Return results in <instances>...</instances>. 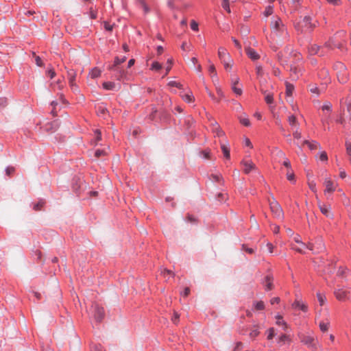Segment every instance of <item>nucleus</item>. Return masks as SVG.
<instances>
[{
	"label": "nucleus",
	"mask_w": 351,
	"mask_h": 351,
	"mask_svg": "<svg viewBox=\"0 0 351 351\" xmlns=\"http://www.w3.org/2000/svg\"><path fill=\"white\" fill-rule=\"evenodd\" d=\"M318 22L313 21L311 16H305L299 21L294 22V28L299 34H304L306 32H312L316 27Z\"/></svg>",
	"instance_id": "nucleus-1"
},
{
	"label": "nucleus",
	"mask_w": 351,
	"mask_h": 351,
	"mask_svg": "<svg viewBox=\"0 0 351 351\" xmlns=\"http://www.w3.org/2000/svg\"><path fill=\"white\" fill-rule=\"evenodd\" d=\"M271 27L273 29V32L278 36V37L282 38L283 40H287L289 38V35L288 33L287 26L283 23L281 19L278 16H274L272 21L271 22Z\"/></svg>",
	"instance_id": "nucleus-2"
},
{
	"label": "nucleus",
	"mask_w": 351,
	"mask_h": 351,
	"mask_svg": "<svg viewBox=\"0 0 351 351\" xmlns=\"http://www.w3.org/2000/svg\"><path fill=\"white\" fill-rule=\"evenodd\" d=\"M298 337L302 343L306 346L313 351H316L317 350L318 341L313 335H305L300 332L298 334Z\"/></svg>",
	"instance_id": "nucleus-3"
},
{
	"label": "nucleus",
	"mask_w": 351,
	"mask_h": 351,
	"mask_svg": "<svg viewBox=\"0 0 351 351\" xmlns=\"http://www.w3.org/2000/svg\"><path fill=\"white\" fill-rule=\"evenodd\" d=\"M93 316L96 322L100 323L103 321L105 317L104 308L100 306L98 304L95 303L91 306Z\"/></svg>",
	"instance_id": "nucleus-4"
},
{
	"label": "nucleus",
	"mask_w": 351,
	"mask_h": 351,
	"mask_svg": "<svg viewBox=\"0 0 351 351\" xmlns=\"http://www.w3.org/2000/svg\"><path fill=\"white\" fill-rule=\"evenodd\" d=\"M109 69L112 72V77L117 80H123L126 77L125 70L120 66L112 64L110 66Z\"/></svg>",
	"instance_id": "nucleus-5"
},
{
	"label": "nucleus",
	"mask_w": 351,
	"mask_h": 351,
	"mask_svg": "<svg viewBox=\"0 0 351 351\" xmlns=\"http://www.w3.org/2000/svg\"><path fill=\"white\" fill-rule=\"evenodd\" d=\"M270 208L276 217L280 219L283 216V211L280 205L275 199L270 203Z\"/></svg>",
	"instance_id": "nucleus-6"
},
{
	"label": "nucleus",
	"mask_w": 351,
	"mask_h": 351,
	"mask_svg": "<svg viewBox=\"0 0 351 351\" xmlns=\"http://www.w3.org/2000/svg\"><path fill=\"white\" fill-rule=\"evenodd\" d=\"M273 281L274 276L272 274H267L262 280V284L264 285L266 291H271L274 288Z\"/></svg>",
	"instance_id": "nucleus-7"
},
{
	"label": "nucleus",
	"mask_w": 351,
	"mask_h": 351,
	"mask_svg": "<svg viewBox=\"0 0 351 351\" xmlns=\"http://www.w3.org/2000/svg\"><path fill=\"white\" fill-rule=\"evenodd\" d=\"M333 67H334V69L338 71L337 74L339 81L341 83H345L346 82V80L343 79V78L340 79L339 73L344 75L343 72L346 71V65L343 63H342L341 62H337L334 64Z\"/></svg>",
	"instance_id": "nucleus-8"
},
{
	"label": "nucleus",
	"mask_w": 351,
	"mask_h": 351,
	"mask_svg": "<svg viewBox=\"0 0 351 351\" xmlns=\"http://www.w3.org/2000/svg\"><path fill=\"white\" fill-rule=\"evenodd\" d=\"M158 119L160 123H167L170 119V114L165 108H160L158 110Z\"/></svg>",
	"instance_id": "nucleus-9"
},
{
	"label": "nucleus",
	"mask_w": 351,
	"mask_h": 351,
	"mask_svg": "<svg viewBox=\"0 0 351 351\" xmlns=\"http://www.w3.org/2000/svg\"><path fill=\"white\" fill-rule=\"evenodd\" d=\"M334 294L338 300L344 301L348 299L350 291H343V289H338L335 290Z\"/></svg>",
	"instance_id": "nucleus-10"
},
{
	"label": "nucleus",
	"mask_w": 351,
	"mask_h": 351,
	"mask_svg": "<svg viewBox=\"0 0 351 351\" xmlns=\"http://www.w3.org/2000/svg\"><path fill=\"white\" fill-rule=\"evenodd\" d=\"M148 119L155 123H160L158 119V109L155 106H152V111L147 116Z\"/></svg>",
	"instance_id": "nucleus-11"
},
{
	"label": "nucleus",
	"mask_w": 351,
	"mask_h": 351,
	"mask_svg": "<svg viewBox=\"0 0 351 351\" xmlns=\"http://www.w3.org/2000/svg\"><path fill=\"white\" fill-rule=\"evenodd\" d=\"M324 185L326 186V189L324 190L325 193H330L335 191V186L332 181L329 178H326L324 181Z\"/></svg>",
	"instance_id": "nucleus-12"
},
{
	"label": "nucleus",
	"mask_w": 351,
	"mask_h": 351,
	"mask_svg": "<svg viewBox=\"0 0 351 351\" xmlns=\"http://www.w3.org/2000/svg\"><path fill=\"white\" fill-rule=\"evenodd\" d=\"M319 210L321 213L325 215L326 217H328L330 219H332L334 215L330 212V207L325 205V204H319Z\"/></svg>",
	"instance_id": "nucleus-13"
},
{
	"label": "nucleus",
	"mask_w": 351,
	"mask_h": 351,
	"mask_svg": "<svg viewBox=\"0 0 351 351\" xmlns=\"http://www.w3.org/2000/svg\"><path fill=\"white\" fill-rule=\"evenodd\" d=\"M289 71L291 73L292 78L295 80L298 79L300 75H302L301 69L295 66L291 65Z\"/></svg>",
	"instance_id": "nucleus-14"
},
{
	"label": "nucleus",
	"mask_w": 351,
	"mask_h": 351,
	"mask_svg": "<svg viewBox=\"0 0 351 351\" xmlns=\"http://www.w3.org/2000/svg\"><path fill=\"white\" fill-rule=\"evenodd\" d=\"M242 164L244 166V172L246 174L250 173V172L256 169L255 165L253 163L252 160H245L242 161Z\"/></svg>",
	"instance_id": "nucleus-15"
},
{
	"label": "nucleus",
	"mask_w": 351,
	"mask_h": 351,
	"mask_svg": "<svg viewBox=\"0 0 351 351\" xmlns=\"http://www.w3.org/2000/svg\"><path fill=\"white\" fill-rule=\"evenodd\" d=\"M245 51L247 56L252 60H256L260 58L259 54L250 47L245 49Z\"/></svg>",
	"instance_id": "nucleus-16"
},
{
	"label": "nucleus",
	"mask_w": 351,
	"mask_h": 351,
	"mask_svg": "<svg viewBox=\"0 0 351 351\" xmlns=\"http://www.w3.org/2000/svg\"><path fill=\"white\" fill-rule=\"evenodd\" d=\"M218 56L220 60L227 58L228 60H230V54L228 53L226 48L220 47L218 49Z\"/></svg>",
	"instance_id": "nucleus-17"
},
{
	"label": "nucleus",
	"mask_w": 351,
	"mask_h": 351,
	"mask_svg": "<svg viewBox=\"0 0 351 351\" xmlns=\"http://www.w3.org/2000/svg\"><path fill=\"white\" fill-rule=\"evenodd\" d=\"M67 77L69 80V84L75 82L76 78V71L73 69H68Z\"/></svg>",
	"instance_id": "nucleus-18"
},
{
	"label": "nucleus",
	"mask_w": 351,
	"mask_h": 351,
	"mask_svg": "<svg viewBox=\"0 0 351 351\" xmlns=\"http://www.w3.org/2000/svg\"><path fill=\"white\" fill-rule=\"evenodd\" d=\"M303 145H306L309 147L310 149L314 150L316 149L318 147H319V144L316 141H313L310 142L308 140H304L303 141Z\"/></svg>",
	"instance_id": "nucleus-19"
},
{
	"label": "nucleus",
	"mask_w": 351,
	"mask_h": 351,
	"mask_svg": "<svg viewBox=\"0 0 351 351\" xmlns=\"http://www.w3.org/2000/svg\"><path fill=\"white\" fill-rule=\"evenodd\" d=\"M102 86L106 90H116L117 84L113 82H104Z\"/></svg>",
	"instance_id": "nucleus-20"
},
{
	"label": "nucleus",
	"mask_w": 351,
	"mask_h": 351,
	"mask_svg": "<svg viewBox=\"0 0 351 351\" xmlns=\"http://www.w3.org/2000/svg\"><path fill=\"white\" fill-rule=\"evenodd\" d=\"M293 306L295 308H298L300 309L303 312H306L308 310L307 306L306 304L302 303L300 301H298V300L295 301Z\"/></svg>",
	"instance_id": "nucleus-21"
},
{
	"label": "nucleus",
	"mask_w": 351,
	"mask_h": 351,
	"mask_svg": "<svg viewBox=\"0 0 351 351\" xmlns=\"http://www.w3.org/2000/svg\"><path fill=\"white\" fill-rule=\"evenodd\" d=\"M210 179H212L213 182H219L222 185L224 184V180L221 174H211Z\"/></svg>",
	"instance_id": "nucleus-22"
},
{
	"label": "nucleus",
	"mask_w": 351,
	"mask_h": 351,
	"mask_svg": "<svg viewBox=\"0 0 351 351\" xmlns=\"http://www.w3.org/2000/svg\"><path fill=\"white\" fill-rule=\"evenodd\" d=\"M319 50H320V47L317 45H312L308 48V52H309L310 55L319 54Z\"/></svg>",
	"instance_id": "nucleus-23"
},
{
	"label": "nucleus",
	"mask_w": 351,
	"mask_h": 351,
	"mask_svg": "<svg viewBox=\"0 0 351 351\" xmlns=\"http://www.w3.org/2000/svg\"><path fill=\"white\" fill-rule=\"evenodd\" d=\"M108 112L107 108L104 105H99L97 108V113L99 116L104 117Z\"/></svg>",
	"instance_id": "nucleus-24"
},
{
	"label": "nucleus",
	"mask_w": 351,
	"mask_h": 351,
	"mask_svg": "<svg viewBox=\"0 0 351 351\" xmlns=\"http://www.w3.org/2000/svg\"><path fill=\"white\" fill-rule=\"evenodd\" d=\"M291 341V339L289 335L282 334L278 337V343H285V342L290 343Z\"/></svg>",
	"instance_id": "nucleus-25"
},
{
	"label": "nucleus",
	"mask_w": 351,
	"mask_h": 351,
	"mask_svg": "<svg viewBox=\"0 0 351 351\" xmlns=\"http://www.w3.org/2000/svg\"><path fill=\"white\" fill-rule=\"evenodd\" d=\"M350 272V269L346 267H339L337 270V276L339 277H343L346 274H348Z\"/></svg>",
	"instance_id": "nucleus-26"
},
{
	"label": "nucleus",
	"mask_w": 351,
	"mask_h": 351,
	"mask_svg": "<svg viewBox=\"0 0 351 351\" xmlns=\"http://www.w3.org/2000/svg\"><path fill=\"white\" fill-rule=\"evenodd\" d=\"M308 177V184L309 189L314 193L317 191L316 183L314 180H311L309 174L307 175Z\"/></svg>",
	"instance_id": "nucleus-27"
},
{
	"label": "nucleus",
	"mask_w": 351,
	"mask_h": 351,
	"mask_svg": "<svg viewBox=\"0 0 351 351\" xmlns=\"http://www.w3.org/2000/svg\"><path fill=\"white\" fill-rule=\"evenodd\" d=\"M215 198H216L217 201H218L219 203L221 204V203L226 202V200L227 199V194L223 193H219L216 195Z\"/></svg>",
	"instance_id": "nucleus-28"
},
{
	"label": "nucleus",
	"mask_w": 351,
	"mask_h": 351,
	"mask_svg": "<svg viewBox=\"0 0 351 351\" xmlns=\"http://www.w3.org/2000/svg\"><path fill=\"white\" fill-rule=\"evenodd\" d=\"M279 154H280V156H284V157H285V160L283 161L282 165H283L285 167H287V168H288V169H291V162H290V160H289L287 158H286V157H285V153H284V152H282V151H280V152H279Z\"/></svg>",
	"instance_id": "nucleus-29"
},
{
	"label": "nucleus",
	"mask_w": 351,
	"mask_h": 351,
	"mask_svg": "<svg viewBox=\"0 0 351 351\" xmlns=\"http://www.w3.org/2000/svg\"><path fill=\"white\" fill-rule=\"evenodd\" d=\"M221 150H222L224 157L226 159H230V149L228 147H226L225 145H221Z\"/></svg>",
	"instance_id": "nucleus-30"
},
{
	"label": "nucleus",
	"mask_w": 351,
	"mask_h": 351,
	"mask_svg": "<svg viewBox=\"0 0 351 351\" xmlns=\"http://www.w3.org/2000/svg\"><path fill=\"white\" fill-rule=\"evenodd\" d=\"M317 300L319 303V305L323 306L326 300V296L324 294L318 292V293H317Z\"/></svg>",
	"instance_id": "nucleus-31"
},
{
	"label": "nucleus",
	"mask_w": 351,
	"mask_h": 351,
	"mask_svg": "<svg viewBox=\"0 0 351 351\" xmlns=\"http://www.w3.org/2000/svg\"><path fill=\"white\" fill-rule=\"evenodd\" d=\"M90 75L92 78H97L100 76L101 71L97 68H94L90 71Z\"/></svg>",
	"instance_id": "nucleus-32"
},
{
	"label": "nucleus",
	"mask_w": 351,
	"mask_h": 351,
	"mask_svg": "<svg viewBox=\"0 0 351 351\" xmlns=\"http://www.w3.org/2000/svg\"><path fill=\"white\" fill-rule=\"evenodd\" d=\"M267 340H271L276 335V332H275V329L274 328H269L267 330Z\"/></svg>",
	"instance_id": "nucleus-33"
},
{
	"label": "nucleus",
	"mask_w": 351,
	"mask_h": 351,
	"mask_svg": "<svg viewBox=\"0 0 351 351\" xmlns=\"http://www.w3.org/2000/svg\"><path fill=\"white\" fill-rule=\"evenodd\" d=\"M293 90H294L293 85H292L289 83H287V84H286V95H287V96H291Z\"/></svg>",
	"instance_id": "nucleus-34"
},
{
	"label": "nucleus",
	"mask_w": 351,
	"mask_h": 351,
	"mask_svg": "<svg viewBox=\"0 0 351 351\" xmlns=\"http://www.w3.org/2000/svg\"><path fill=\"white\" fill-rule=\"evenodd\" d=\"M273 10H274V6L271 5H269L265 8L263 14L265 16H269L273 14Z\"/></svg>",
	"instance_id": "nucleus-35"
},
{
	"label": "nucleus",
	"mask_w": 351,
	"mask_h": 351,
	"mask_svg": "<svg viewBox=\"0 0 351 351\" xmlns=\"http://www.w3.org/2000/svg\"><path fill=\"white\" fill-rule=\"evenodd\" d=\"M125 60H126L125 56H123L121 58L117 56L114 58L113 64H114L115 66H120V64L121 63L124 62Z\"/></svg>",
	"instance_id": "nucleus-36"
},
{
	"label": "nucleus",
	"mask_w": 351,
	"mask_h": 351,
	"mask_svg": "<svg viewBox=\"0 0 351 351\" xmlns=\"http://www.w3.org/2000/svg\"><path fill=\"white\" fill-rule=\"evenodd\" d=\"M162 68V65L158 62L154 61L151 65V70L160 71Z\"/></svg>",
	"instance_id": "nucleus-37"
},
{
	"label": "nucleus",
	"mask_w": 351,
	"mask_h": 351,
	"mask_svg": "<svg viewBox=\"0 0 351 351\" xmlns=\"http://www.w3.org/2000/svg\"><path fill=\"white\" fill-rule=\"evenodd\" d=\"M332 104L330 101H326L322 107V110L331 112L332 111Z\"/></svg>",
	"instance_id": "nucleus-38"
},
{
	"label": "nucleus",
	"mask_w": 351,
	"mask_h": 351,
	"mask_svg": "<svg viewBox=\"0 0 351 351\" xmlns=\"http://www.w3.org/2000/svg\"><path fill=\"white\" fill-rule=\"evenodd\" d=\"M254 306L256 310L261 311L265 308V304L263 301L255 302Z\"/></svg>",
	"instance_id": "nucleus-39"
},
{
	"label": "nucleus",
	"mask_w": 351,
	"mask_h": 351,
	"mask_svg": "<svg viewBox=\"0 0 351 351\" xmlns=\"http://www.w3.org/2000/svg\"><path fill=\"white\" fill-rule=\"evenodd\" d=\"M319 328L322 332H326L328 329L329 323L322 322L319 323Z\"/></svg>",
	"instance_id": "nucleus-40"
},
{
	"label": "nucleus",
	"mask_w": 351,
	"mask_h": 351,
	"mask_svg": "<svg viewBox=\"0 0 351 351\" xmlns=\"http://www.w3.org/2000/svg\"><path fill=\"white\" fill-rule=\"evenodd\" d=\"M106 152L104 150V149H97L95 151V156L96 158H99L102 156H105L106 155Z\"/></svg>",
	"instance_id": "nucleus-41"
},
{
	"label": "nucleus",
	"mask_w": 351,
	"mask_h": 351,
	"mask_svg": "<svg viewBox=\"0 0 351 351\" xmlns=\"http://www.w3.org/2000/svg\"><path fill=\"white\" fill-rule=\"evenodd\" d=\"M139 2L143 8L145 14L148 13L150 11V9H149V6L147 5L145 1V0H139Z\"/></svg>",
	"instance_id": "nucleus-42"
},
{
	"label": "nucleus",
	"mask_w": 351,
	"mask_h": 351,
	"mask_svg": "<svg viewBox=\"0 0 351 351\" xmlns=\"http://www.w3.org/2000/svg\"><path fill=\"white\" fill-rule=\"evenodd\" d=\"M239 121L242 125L246 127H249L250 125V121L247 117H240Z\"/></svg>",
	"instance_id": "nucleus-43"
},
{
	"label": "nucleus",
	"mask_w": 351,
	"mask_h": 351,
	"mask_svg": "<svg viewBox=\"0 0 351 351\" xmlns=\"http://www.w3.org/2000/svg\"><path fill=\"white\" fill-rule=\"evenodd\" d=\"M201 156L204 159H209L210 157V149H204L201 152Z\"/></svg>",
	"instance_id": "nucleus-44"
},
{
	"label": "nucleus",
	"mask_w": 351,
	"mask_h": 351,
	"mask_svg": "<svg viewBox=\"0 0 351 351\" xmlns=\"http://www.w3.org/2000/svg\"><path fill=\"white\" fill-rule=\"evenodd\" d=\"M69 86L74 93L77 94L80 93L79 87L76 84L75 82L73 83H69Z\"/></svg>",
	"instance_id": "nucleus-45"
},
{
	"label": "nucleus",
	"mask_w": 351,
	"mask_h": 351,
	"mask_svg": "<svg viewBox=\"0 0 351 351\" xmlns=\"http://www.w3.org/2000/svg\"><path fill=\"white\" fill-rule=\"evenodd\" d=\"M208 71L212 75V77H217V71H216V69H215V65L213 64H211L209 66Z\"/></svg>",
	"instance_id": "nucleus-46"
},
{
	"label": "nucleus",
	"mask_w": 351,
	"mask_h": 351,
	"mask_svg": "<svg viewBox=\"0 0 351 351\" xmlns=\"http://www.w3.org/2000/svg\"><path fill=\"white\" fill-rule=\"evenodd\" d=\"M232 91L237 95H241L243 90L241 88L237 87V86H234V84L232 85Z\"/></svg>",
	"instance_id": "nucleus-47"
},
{
	"label": "nucleus",
	"mask_w": 351,
	"mask_h": 351,
	"mask_svg": "<svg viewBox=\"0 0 351 351\" xmlns=\"http://www.w3.org/2000/svg\"><path fill=\"white\" fill-rule=\"evenodd\" d=\"M222 8L227 11L228 13L230 12V8L229 5L228 0H222Z\"/></svg>",
	"instance_id": "nucleus-48"
},
{
	"label": "nucleus",
	"mask_w": 351,
	"mask_h": 351,
	"mask_svg": "<svg viewBox=\"0 0 351 351\" xmlns=\"http://www.w3.org/2000/svg\"><path fill=\"white\" fill-rule=\"evenodd\" d=\"M184 100L187 103H191L193 101V95L192 93L186 94L184 97Z\"/></svg>",
	"instance_id": "nucleus-49"
},
{
	"label": "nucleus",
	"mask_w": 351,
	"mask_h": 351,
	"mask_svg": "<svg viewBox=\"0 0 351 351\" xmlns=\"http://www.w3.org/2000/svg\"><path fill=\"white\" fill-rule=\"evenodd\" d=\"M294 241H295L296 243L301 244L304 247H307V248H308L309 250H312V248H311V247H310L307 246L304 243H303V242L302 241V240L300 239V237L299 235H298L297 237H295L294 238Z\"/></svg>",
	"instance_id": "nucleus-50"
},
{
	"label": "nucleus",
	"mask_w": 351,
	"mask_h": 351,
	"mask_svg": "<svg viewBox=\"0 0 351 351\" xmlns=\"http://www.w3.org/2000/svg\"><path fill=\"white\" fill-rule=\"evenodd\" d=\"M288 121L290 125L293 126L297 122V119L295 115H290L288 118Z\"/></svg>",
	"instance_id": "nucleus-51"
},
{
	"label": "nucleus",
	"mask_w": 351,
	"mask_h": 351,
	"mask_svg": "<svg viewBox=\"0 0 351 351\" xmlns=\"http://www.w3.org/2000/svg\"><path fill=\"white\" fill-rule=\"evenodd\" d=\"M265 102L267 104H273L274 102V97H273V95L271 94H268L265 96Z\"/></svg>",
	"instance_id": "nucleus-52"
},
{
	"label": "nucleus",
	"mask_w": 351,
	"mask_h": 351,
	"mask_svg": "<svg viewBox=\"0 0 351 351\" xmlns=\"http://www.w3.org/2000/svg\"><path fill=\"white\" fill-rule=\"evenodd\" d=\"M346 146L347 154L350 157V161L351 163V141H347L346 143Z\"/></svg>",
	"instance_id": "nucleus-53"
},
{
	"label": "nucleus",
	"mask_w": 351,
	"mask_h": 351,
	"mask_svg": "<svg viewBox=\"0 0 351 351\" xmlns=\"http://www.w3.org/2000/svg\"><path fill=\"white\" fill-rule=\"evenodd\" d=\"M276 324L278 325V326H282V329L285 331L287 330L288 326H287V323L285 321H283V320L280 321V319L277 320L276 321Z\"/></svg>",
	"instance_id": "nucleus-54"
},
{
	"label": "nucleus",
	"mask_w": 351,
	"mask_h": 351,
	"mask_svg": "<svg viewBox=\"0 0 351 351\" xmlns=\"http://www.w3.org/2000/svg\"><path fill=\"white\" fill-rule=\"evenodd\" d=\"M14 171H15V169L13 167L8 166L5 169V174L8 176H10L12 173H13L14 172Z\"/></svg>",
	"instance_id": "nucleus-55"
},
{
	"label": "nucleus",
	"mask_w": 351,
	"mask_h": 351,
	"mask_svg": "<svg viewBox=\"0 0 351 351\" xmlns=\"http://www.w3.org/2000/svg\"><path fill=\"white\" fill-rule=\"evenodd\" d=\"M191 28L192 30L197 32L199 30L198 23L195 21L193 20L191 23Z\"/></svg>",
	"instance_id": "nucleus-56"
},
{
	"label": "nucleus",
	"mask_w": 351,
	"mask_h": 351,
	"mask_svg": "<svg viewBox=\"0 0 351 351\" xmlns=\"http://www.w3.org/2000/svg\"><path fill=\"white\" fill-rule=\"evenodd\" d=\"M43 204H44V202H38V203H36L34 205L33 209L36 211L41 210V208L43 207Z\"/></svg>",
	"instance_id": "nucleus-57"
},
{
	"label": "nucleus",
	"mask_w": 351,
	"mask_h": 351,
	"mask_svg": "<svg viewBox=\"0 0 351 351\" xmlns=\"http://www.w3.org/2000/svg\"><path fill=\"white\" fill-rule=\"evenodd\" d=\"M287 178L288 180L293 182V183L295 182V175L293 172H291V173L287 172Z\"/></svg>",
	"instance_id": "nucleus-58"
},
{
	"label": "nucleus",
	"mask_w": 351,
	"mask_h": 351,
	"mask_svg": "<svg viewBox=\"0 0 351 351\" xmlns=\"http://www.w3.org/2000/svg\"><path fill=\"white\" fill-rule=\"evenodd\" d=\"M293 136L294 138L298 140L301 138V132L298 130V128L293 132Z\"/></svg>",
	"instance_id": "nucleus-59"
},
{
	"label": "nucleus",
	"mask_w": 351,
	"mask_h": 351,
	"mask_svg": "<svg viewBox=\"0 0 351 351\" xmlns=\"http://www.w3.org/2000/svg\"><path fill=\"white\" fill-rule=\"evenodd\" d=\"M186 221L190 223H195L197 221V219L193 215L188 214Z\"/></svg>",
	"instance_id": "nucleus-60"
},
{
	"label": "nucleus",
	"mask_w": 351,
	"mask_h": 351,
	"mask_svg": "<svg viewBox=\"0 0 351 351\" xmlns=\"http://www.w3.org/2000/svg\"><path fill=\"white\" fill-rule=\"evenodd\" d=\"M256 72L257 75L261 76L263 74V67L261 65H256Z\"/></svg>",
	"instance_id": "nucleus-61"
},
{
	"label": "nucleus",
	"mask_w": 351,
	"mask_h": 351,
	"mask_svg": "<svg viewBox=\"0 0 351 351\" xmlns=\"http://www.w3.org/2000/svg\"><path fill=\"white\" fill-rule=\"evenodd\" d=\"M168 85L170 86H172V87H177L178 88H180L181 86H182V85L180 83H178V82H177L176 81H170V82H169Z\"/></svg>",
	"instance_id": "nucleus-62"
},
{
	"label": "nucleus",
	"mask_w": 351,
	"mask_h": 351,
	"mask_svg": "<svg viewBox=\"0 0 351 351\" xmlns=\"http://www.w3.org/2000/svg\"><path fill=\"white\" fill-rule=\"evenodd\" d=\"M190 288L185 287L182 292H181V295L182 297H187L190 294Z\"/></svg>",
	"instance_id": "nucleus-63"
},
{
	"label": "nucleus",
	"mask_w": 351,
	"mask_h": 351,
	"mask_svg": "<svg viewBox=\"0 0 351 351\" xmlns=\"http://www.w3.org/2000/svg\"><path fill=\"white\" fill-rule=\"evenodd\" d=\"M319 160L323 162L326 161L328 160L327 154L325 152L320 153Z\"/></svg>",
	"instance_id": "nucleus-64"
}]
</instances>
